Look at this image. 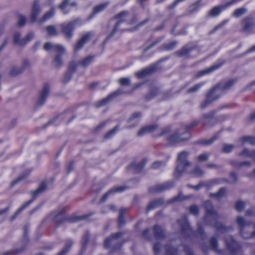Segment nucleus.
Wrapping results in <instances>:
<instances>
[{
    "label": "nucleus",
    "instance_id": "f257e3e1",
    "mask_svg": "<svg viewBox=\"0 0 255 255\" xmlns=\"http://www.w3.org/2000/svg\"><path fill=\"white\" fill-rule=\"evenodd\" d=\"M189 152L186 151H182L178 153L177 157V165L174 172L176 178L180 177L190 166L191 162L187 159Z\"/></svg>",
    "mask_w": 255,
    "mask_h": 255
},
{
    "label": "nucleus",
    "instance_id": "f03ea898",
    "mask_svg": "<svg viewBox=\"0 0 255 255\" xmlns=\"http://www.w3.org/2000/svg\"><path fill=\"white\" fill-rule=\"evenodd\" d=\"M238 225L240 227V233L245 239H250L255 235V225L247 223L245 219L238 217L237 219Z\"/></svg>",
    "mask_w": 255,
    "mask_h": 255
},
{
    "label": "nucleus",
    "instance_id": "7ed1b4c3",
    "mask_svg": "<svg viewBox=\"0 0 255 255\" xmlns=\"http://www.w3.org/2000/svg\"><path fill=\"white\" fill-rule=\"evenodd\" d=\"M123 235V233L122 232L112 234L105 239V247L108 249L112 248L114 250L119 249L123 243L122 238Z\"/></svg>",
    "mask_w": 255,
    "mask_h": 255
},
{
    "label": "nucleus",
    "instance_id": "20e7f679",
    "mask_svg": "<svg viewBox=\"0 0 255 255\" xmlns=\"http://www.w3.org/2000/svg\"><path fill=\"white\" fill-rule=\"evenodd\" d=\"M47 185V184L43 182H42L40 186L35 190H34L31 192V194L32 195V198L27 202H26L25 204L22 205L14 213V214L11 217L10 220L12 221L15 219L16 216L19 214L23 209L28 206L36 198V197L39 194L44 192L46 188Z\"/></svg>",
    "mask_w": 255,
    "mask_h": 255
},
{
    "label": "nucleus",
    "instance_id": "39448f33",
    "mask_svg": "<svg viewBox=\"0 0 255 255\" xmlns=\"http://www.w3.org/2000/svg\"><path fill=\"white\" fill-rule=\"evenodd\" d=\"M64 209L63 208H61L59 209L58 210L55 211L53 213L54 219L55 222L56 224V227L60 225L61 224L63 223L66 220H68L71 222H74L76 220H85L88 218L90 216L93 215V214H90L88 215H83L82 216L78 217L76 219H72L71 218H65L62 216L63 213H64Z\"/></svg>",
    "mask_w": 255,
    "mask_h": 255
},
{
    "label": "nucleus",
    "instance_id": "423d86ee",
    "mask_svg": "<svg viewBox=\"0 0 255 255\" xmlns=\"http://www.w3.org/2000/svg\"><path fill=\"white\" fill-rule=\"evenodd\" d=\"M79 18L70 21L68 23H62L60 25L61 31L66 38L70 39L73 35V31L75 28V25L80 22Z\"/></svg>",
    "mask_w": 255,
    "mask_h": 255
},
{
    "label": "nucleus",
    "instance_id": "0eeeda50",
    "mask_svg": "<svg viewBox=\"0 0 255 255\" xmlns=\"http://www.w3.org/2000/svg\"><path fill=\"white\" fill-rule=\"evenodd\" d=\"M128 15V11H123L118 14L116 15L114 17V19L117 20L114 28L112 32L108 36L107 39H109L113 37L116 31H117L118 26L122 22L126 21L127 17Z\"/></svg>",
    "mask_w": 255,
    "mask_h": 255
},
{
    "label": "nucleus",
    "instance_id": "6e6552de",
    "mask_svg": "<svg viewBox=\"0 0 255 255\" xmlns=\"http://www.w3.org/2000/svg\"><path fill=\"white\" fill-rule=\"evenodd\" d=\"M204 206L207 212V215L205 217V220H207L212 219L213 220L216 221L218 218V216L214 211L211 203L209 201H207L205 202Z\"/></svg>",
    "mask_w": 255,
    "mask_h": 255
},
{
    "label": "nucleus",
    "instance_id": "1a4fd4ad",
    "mask_svg": "<svg viewBox=\"0 0 255 255\" xmlns=\"http://www.w3.org/2000/svg\"><path fill=\"white\" fill-rule=\"evenodd\" d=\"M226 243L229 250L233 255H236L240 251V245L230 236L226 239Z\"/></svg>",
    "mask_w": 255,
    "mask_h": 255
},
{
    "label": "nucleus",
    "instance_id": "9d476101",
    "mask_svg": "<svg viewBox=\"0 0 255 255\" xmlns=\"http://www.w3.org/2000/svg\"><path fill=\"white\" fill-rule=\"evenodd\" d=\"M40 1L39 0H34L32 5L30 14V19L32 22L36 21L37 16L40 14Z\"/></svg>",
    "mask_w": 255,
    "mask_h": 255
},
{
    "label": "nucleus",
    "instance_id": "9b49d317",
    "mask_svg": "<svg viewBox=\"0 0 255 255\" xmlns=\"http://www.w3.org/2000/svg\"><path fill=\"white\" fill-rule=\"evenodd\" d=\"M44 48L46 50H53L56 53L64 54L66 52L65 48L61 45L53 44L51 42H47L44 45Z\"/></svg>",
    "mask_w": 255,
    "mask_h": 255
},
{
    "label": "nucleus",
    "instance_id": "f8f14e48",
    "mask_svg": "<svg viewBox=\"0 0 255 255\" xmlns=\"http://www.w3.org/2000/svg\"><path fill=\"white\" fill-rule=\"evenodd\" d=\"M172 182H167L163 184H158L149 188V191L151 193H158L169 189L173 187Z\"/></svg>",
    "mask_w": 255,
    "mask_h": 255
},
{
    "label": "nucleus",
    "instance_id": "ddd939ff",
    "mask_svg": "<svg viewBox=\"0 0 255 255\" xmlns=\"http://www.w3.org/2000/svg\"><path fill=\"white\" fill-rule=\"evenodd\" d=\"M156 70V64H154L136 72L135 75L138 78H142L146 76L154 73Z\"/></svg>",
    "mask_w": 255,
    "mask_h": 255
},
{
    "label": "nucleus",
    "instance_id": "4468645a",
    "mask_svg": "<svg viewBox=\"0 0 255 255\" xmlns=\"http://www.w3.org/2000/svg\"><path fill=\"white\" fill-rule=\"evenodd\" d=\"M243 31L245 32H251L253 27L255 26V21L253 18L249 17L245 18L242 21Z\"/></svg>",
    "mask_w": 255,
    "mask_h": 255
},
{
    "label": "nucleus",
    "instance_id": "2eb2a0df",
    "mask_svg": "<svg viewBox=\"0 0 255 255\" xmlns=\"http://www.w3.org/2000/svg\"><path fill=\"white\" fill-rule=\"evenodd\" d=\"M50 89V86L48 84L44 85L40 96L36 102V105L37 106H41L44 104L49 93Z\"/></svg>",
    "mask_w": 255,
    "mask_h": 255
},
{
    "label": "nucleus",
    "instance_id": "dca6fc26",
    "mask_svg": "<svg viewBox=\"0 0 255 255\" xmlns=\"http://www.w3.org/2000/svg\"><path fill=\"white\" fill-rule=\"evenodd\" d=\"M92 35L91 32H88L82 36V37L79 39L74 46L75 51H78L81 49L85 45V44L88 41Z\"/></svg>",
    "mask_w": 255,
    "mask_h": 255
},
{
    "label": "nucleus",
    "instance_id": "f3484780",
    "mask_svg": "<svg viewBox=\"0 0 255 255\" xmlns=\"http://www.w3.org/2000/svg\"><path fill=\"white\" fill-rule=\"evenodd\" d=\"M123 93L120 91V90H117L116 92H114L111 94L109 95L106 98L103 99L101 101H99L96 104V107L98 108L101 106H103L107 104L109 102H110L112 99L116 97L118 95L122 94Z\"/></svg>",
    "mask_w": 255,
    "mask_h": 255
},
{
    "label": "nucleus",
    "instance_id": "a211bd4d",
    "mask_svg": "<svg viewBox=\"0 0 255 255\" xmlns=\"http://www.w3.org/2000/svg\"><path fill=\"white\" fill-rule=\"evenodd\" d=\"M215 89H212L207 94L206 99L201 104V108L204 109L213 101L219 99V96H217L214 99H211V96L214 94Z\"/></svg>",
    "mask_w": 255,
    "mask_h": 255
},
{
    "label": "nucleus",
    "instance_id": "6ab92c4d",
    "mask_svg": "<svg viewBox=\"0 0 255 255\" xmlns=\"http://www.w3.org/2000/svg\"><path fill=\"white\" fill-rule=\"evenodd\" d=\"M202 119L203 123L207 126H211L217 121L214 117L213 112L203 115Z\"/></svg>",
    "mask_w": 255,
    "mask_h": 255
},
{
    "label": "nucleus",
    "instance_id": "aec40b11",
    "mask_svg": "<svg viewBox=\"0 0 255 255\" xmlns=\"http://www.w3.org/2000/svg\"><path fill=\"white\" fill-rule=\"evenodd\" d=\"M145 163L146 160L145 159H142L139 162L133 161L128 166V168L133 169L135 172L138 173L142 170L145 164Z\"/></svg>",
    "mask_w": 255,
    "mask_h": 255
},
{
    "label": "nucleus",
    "instance_id": "412c9836",
    "mask_svg": "<svg viewBox=\"0 0 255 255\" xmlns=\"http://www.w3.org/2000/svg\"><path fill=\"white\" fill-rule=\"evenodd\" d=\"M126 189H127V187L126 186H121L119 187H116L112 188L110 190H109L108 192H107L105 194L103 195L102 197L101 201V202H104L105 201L107 198H108L109 196L113 194L114 193L116 192H123L124 190H125Z\"/></svg>",
    "mask_w": 255,
    "mask_h": 255
},
{
    "label": "nucleus",
    "instance_id": "4be33fe9",
    "mask_svg": "<svg viewBox=\"0 0 255 255\" xmlns=\"http://www.w3.org/2000/svg\"><path fill=\"white\" fill-rule=\"evenodd\" d=\"M157 128L156 125H149L142 128L137 132V136H142L144 134L154 131Z\"/></svg>",
    "mask_w": 255,
    "mask_h": 255
},
{
    "label": "nucleus",
    "instance_id": "5701e85b",
    "mask_svg": "<svg viewBox=\"0 0 255 255\" xmlns=\"http://www.w3.org/2000/svg\"><path fill=\"white\" fill-rule=\"evenodd\" d=\"M179 132L176 131L175 133L170 135L167 138V140L171 143H176L188 139L187 137H182L181 135H178Z\"/></svg>",
    "mask_w": 255,
    "mask_h": 255
},
{
    "label": "nucleus",
    "instance_id": "b1692460",
    "mask_svg": "<svg viewBox=\"0 0 255 255\" xmlns=\"http://www.w3.org/2000/svg\"><path fill=\"white\" fill-rule=\"evenodd\" d=\"M225 63V61H223L222 63H221L220 64L212 66L211 67H210V68H209L206 70L200 71L196 74V77H201L205 74H208V73L214 71V70L218 69L221 65H222L223 64V63Z\"/></svg>",
    "mask_w": 255,
    "mask_h": 255
},
{
    "label": "nucleus",
    "instance_id": "393cba45",
    "mask_svg": "<svg viewBox=\"0 0 255 255\" xmlns=\"http://www.w3.org/2000/svg\"><path fill=\"white\" fill-rule=\"evenodd\" d=\"M234 83V81L233 80H230L226 83H220L217 84L213 89H219L220 90H225L229 89L233 86Z\"/></svg>",
    "mask_w": 255,
    "mask_h": 255
},
{
    "label": "nucleus",
    "instance_id": "a878e982",
    "mask_svg": "<svg viewBox=\"0 0 255 255\" xmlns=\"http://www.w3.org/2000/svg\"><path fill=\"white\" fill-rule=\"evenodd\" d=\"M228 6L226 4L224 5L215 6L208 12V15L211 17H215L218 15L222 10L224 9Z\"/></svg>",
    "mask_w": 255,
    "mask_h": 255
},
{
    "label": "nucleus",
    "instance_id": "bb28decb",
    "mask_svg": "<svg viewBox=\"0 0 255 255\" xmlns=\"http://www.w3.org/2000/svg\"><path fill=\"white\" fill-rule=\"evenodd\" d=\"M164 203V200L162 199H157L150 202L146 208V212L153 209L158 208Z\"/></svg>",
    "mask_w": 255,
    "mask_h": 255
},
{
    "label": "nucleus",
    "instance_id": "cd10ccee",
    "mask_svg": "<svg viewBox=\"0 0 255 255\" xmlns=\"http://www.w3.org/2000/svg\"><path fill=\"white\" fill-rule=\"evenodd\" d=\"M179 223L180 225L182 231L184 233L188 235L191 232V230L190 228L186 217L185 216L183 217V223H181V221H179Z\"/></svg>",
    "mask_w": 255,
    "mask_h": 255
},
{
    "label": "nucleus",
    "instance_id": "c85d7f7f",
    "mask_svg": "<svg viewBox=\"0 0 255 255\" xmlns=\"http://www.w3.org/2000/svg\"><path fill=\"white\" fill-rule=\"evenodd\" d=\"M230 163L236 169H240L244 166H250L251 165V162L249 161H242L239 162L235 160H231L230 161Z\"/></svg>",
    "mask_w": 255,
    "mask_h": 255
},
{
    "label": "nucleus",
    "instance_id": "c756f323",
    "mask_svg": "<svg viewBox=\"0 0 255 255\" xmlns=\"http://www.w3.org/2000/svg\"><path fill=\"white\" fill-rule=\"evenodd\" d=\"M109 3V2H106L105 3H101L94 6L93 8V13L91 14L90 17H92L95 14L103 11L108 6Z\"/></svg>",
    "mask_w": 255,
    "mask_h": 255
},
{
    "label": "nucleus",
    "instance_id": "7c9ffc66",
    "mask_svg": "<svg viewBox=\"0 0 255 255\" xmlns=\"http://www.w3.org/2000/svg\"><path fill=\"white\" fill-rule=\"evenodd\" d=\"M194 48L192 47H189L188 46L186 45L180 50L177 51L176 52V54L180 57L187 55Z\"/></svg>",
    "mask_w": 255,
    "mask_h": 255
},
{
    "label": "nucleus",
    "instance_id": "2f4dec72",
    "mask_svg": "<svg viewBox=\"0 0 255 255\" xmlns=\"http://www.w3.org/2000/svg\"><path fill=\"white\" fill-rule=\"evenodd\" d=\"M55 9L52 8L49 11L46 12L43 16L38 20V21L40 23H43L47 20L50 18L52 17L54 14Z\"/></svg>",
    "mask_w": 255,
    "mask_h": 255
},
{
    "label": "nucleus",
    "instance_id": "473e14b6",
    "mask_svg": "<svg viewBox=\"0 0 255 255\" xmlns=\"http://www.w3.org/2000/svg\"><path fill=\"white\" fill-rule=\"evenodd\" d=\"M95 58V56H88L83 59L81 60L79 64H80L83 67H86L92 62L93 60Z\"/></svg>",
    "mask_w": 255,
    "mask_h": 255
},
{
    "label": "nucleus",
    "instance_id": "72a5a7b5",
    "mask_svg": "<svg viewBox=\"0 0 255 255\" xmlns=\"http://www.w3.org/2000/svg\"><path fill=\"white\" fill-rule=\"evenodd\" d=\"M30 174V171H25L21 175L18 177L15 180L12 181L10 185V187L12 188L16 184L26 178L29 174Z\"/></svg>",
    "mask_w": 255,
    "mask_h": 255
},
{
    "label": "nucleus",
    "instance_id": "f704fd0d",
    "mask_svg": "<svg viewBox=\"0 0 255 255\" xmlns=\"http://www.w3.org/2000/svg\"><path fill=\"white\" fill-rule=\"evenodd\" d=\"M46 30L48 35L50 36H56L59 33L57 28L54 25H49L46 27Z\"/></svg>",
    "mask_w": 255,
    "mask_h": 255
},
{
    "label": "nucleus",
    "instance_id": "c9c22d12",
    "mask_svg": "<svg viewBox=\"0 0 255 255\" xmlns=\"http://www.w3.org/2000/svg\"><path fill=\"white\" fill-rule=\"evenodd\" d=\"M190 173L193 174L196 177H201L204 174L205 172L199 166H196L194 169L190 172Z\"/></svg>",
    "mask_w": 255,
    "mask_h": 255
},
{
    "label": "nucleus",
    "instance_id": "e433bc0d",
    "mask_svg": "<svg viewBox=\"0 0 255 255\" xmlns=\"http://www.w3.org/2000/svg\"><path fill=\"white\" fill-rule=\"evenodd\" d=\"M210 246L212 250L217 253H221V251L218 248V241L215 237H212L210 241Z\"/></svg>",
    "mask_w": 255,
    "mask_h": 255
},
{
    "label": "nucleus",
    "instance_id": "4c0bfd02",
    "mask_svg": "<svg viewBox=\"0 0 255 255\" xmlns=\"http://www.w3.org/2000/svg\"><path fill=\"white\" fill-rule=\"evenodd\" d=\"M63 54H59V53H57V54L55 55L53 64L54 66L57 68H59L61 67L63 64V61L61 58V56Z\"/></svg>",
    "mask_w": 255,
    "mask_h": 255
},
{
    "label": "nucleus",
    "instance_id": "58836bf2",
    "mask_svg": "<svg viewBox=\"0 0 255 255\" xmlns=\"http://www.w3.org/2000/svg\"><path fill=\"white\" fill-rule=\"evenodd\" d=\"M247 11V9L245 7L239 8L235 10L233 15L235 17H239L245 14Z\"/></svg>",
    "mask_w": 255,
    "mask_h": 255
},
{
    "label": "nucleus",
    "instance_id": "ea45409f",
    "mask_svg": "<svg viewBox=\"0 0 255 255\" xmlns=\"http://www.w3.org/2000/svg\"><path fill=\"white\" fill-rule=\"evenodd\" d=\"M209 156V153H204L197 156L195 158L198 162H202L207 161Z\"/></svg>",
    "mask_w": 255,
    "mask_h": 255
},
{
    "label": "nucleus",
    "instance_id": "a19ab883",
    "mask_svg": "<svg viewBox=\"0 0 255 255\" xmlns=\"http://www.w3.org/2000/svg\"><path fill=\"white\" fill-rule=\"evenodd\" d=\"M154 232L155 237L157 239H160L163 237L164 234L162 230L160 227L155 226L154 227Z\"/></svg>",
    "mask_w": 255,
    "mask_h": 255
},
{
    "label": "nucleus",
    "instance_id": "79ce46f5",
    "mask_svg": "<svg viewBox=\"0 0 255 255\" xmlns=\"http://www.w3.org/2000/svg\"><path fill=\"white\" fill-rule=\"evenodd\" d=\"M20 35L19 33L17 32L14 33L13 36V41L14 42L19 45H24V43L23 41V38L20 39Z\"/></svg>",
    "mask_w": 255,
    "mask_h": 255
},
{
    "label": "nucleus",
    "instance_id": "37998d69",
    "mask_svg": "<svg viewBox=\"0 0 255 255\" xmlns=\"http://www.w3.org/2000/svg\"><path fill=\"white\" fill-rule=\"evenodd\" d=\"M90 233L87 231L84 235L82 239V250H85L90 240Z\"/></svg>",
    "mask_w": 255,
    "mask_h": 255
},
{
    "label": "nucleus",
    "instance_id": "c03bdc74",
    "mask_svg": "<svg viewBox=\"0 0 255 255\" xmlns=\"http://www.w3.org/2000/svg\"><path fill=\"white\" fill-rule=\"evenodd\" d=\"M240 156H244L246 157H253L254 155H255V150L250 151L248 149H245L243 151L241 152L239 154Z\"/></svg>",
    "mask_w": 255,
    "mask_h": 255
},
{
    "label": "nucleus",
    "instance_id": "a18cd8bd",
    "mask_svg": "<svg viewBox=\"0 0 255 255\" xmlns=\"http://www.w3.org/2000/svg\"><path fill=\"white\" fill-rule=\"evenodd\" d=\"M23 71L20 67H14L9 71V74L11 76H15L21 74Z\"/></svg>",
    "mask_w": 255,
    "mask_h": 255
},
{
    "label": "nucleus",
    "instance_id": "49530a36",
    "mask_svg": "<svg viewBox=\"0 0 255 255\" xmlns=\"http://www.w3.org/2000/svg\"><path fill=\"white\" fill-rule=\"evenodd\" d=\"M201 0H199L193 4H191L189 7V12L192 13L196 11L200 6V2Z\"/></svg>",
    "mask_w": 255,
    "mask_h": 255
},
{
    "label": "nucleus",
    "instance_id": "de8ad7c7",
    "mask_svg": "<svg viewBox=\"0 0 255 255\" xmlns=\"http://www.w3.org/2000/svg\"><path fill=\"white\" fill-rule=\"evenodd\" d=\"M72 245L73 242L72 241H68L65 247L57 255H64L68 252Z\"/></svg>",
    "mask_w": 255,
    "mask_h": 255
},
{
    "label": "nucleus",
    "instance_id": "09e8293b",
    "mask_svg": "<svg viewBox=\"0 0 255 255\" xmlns=\"http://www.w3.org/2000/svg\"><path fill=\"white\" fill-rule=\"evenodd\" d=\"M241 140L243 143L246 142H249L253 145H255V137L251 136H244L241 138Z\"/></svg>",
    "mask_w": 255,
    "mask_h": 255
},
{
    "label": "nucleus",
    "instance_id": "8fccbe9b",
    "mask_svg": "<svg viewBox=\"0 0 255 255\" xmlns=\"http://www.w3.org/2000/svg\"><path fill=\"white\" fill-rule=\"evenodd\" d=\"M177 44L176 41H173L169 42V43H166L163 44L161 46L162 49L170 50L173 49Z\"/></svg>",
    "mask_w": 255,
    "mask_h": 255
},
{
    "label": "nucleus",
    "instance_id": "3c124183",
    "mask_svg": "<svg viewBox=\"0 0 255 255\" xmlns=\"http://www.w3.org/2000/svg\"><path fill=\"white\" fill-rule=\"evenodd\" d=\"M203 85V83H198V84L194 85L192 87L190 88V89H189L187 90V93H194V92L197 91Z\"/></svg>",
    "mask_w": 255,
    "mask_h": 255
},
{
    "label": "nucleus",
    "instance_id": "603ef678",
    "mask_svg": "<svg viewBox=\"0 0 255 255\" xmlns=\"http://www.w3.org/2000/svg\"><path fill=\"white\" fill-rule=\"evenodd\" d=\"M78 64L75 63L74 62H71L69 64V68L67 72H68V74H72L75 72Z\"/></svg>",
    "mask_w": 255,
    "mask_h": 255
},
{
    "label": "nucleus",
    "instance_id": "864d4df0",
    "mask_svg": "<svg viewBox=\"0 0 255 255\" xmlns=\"http://www.w3.org/2000/svg\"><path fill=\"white\" fill-rule=\"evenodd\" d=\"M245 206V202L242 201H239L237 202L235 205V208L237 210H238L239 212L242 211L244 210Z\"/></svg>",
    "mask_w": 255,
    "mask_h": 255
},
{
    "label": "nucleus",
    "instance_id": "5fc2aeb1",
    "mask_svg": "<svg viewBox=\"0 0 255 255\" xmlns=\"http://www.w3.org/2000/svg\"><path fill=\"white\" fill-rule=\"evenodd\" d=\"M215 139L216 138L214 137L208 139L199 140L197 141V143L203 145H208L211 144L215 140Z\"/></svg>",
    "mask_w": 255,
    "mask_h": 255
},
{
    "label": "nucleus",
    "instance_id": "6e6d98bb",
    "mask_svg": "<svg viewBox=\"0 0 255 255\" xmlns=\"http://www.w3.org/2000/svg\"><path fill=\"white\" fill-rule=\"evenodd\" d=\"M158 94V90L157 89L155 88L153 89L146 96V99L147 100H149L155 96H156Z\"/></svg>",
    "mask_w": 255,
    "mask_h": 255
},
{
    "label": "nucleus",
    "instance_id": "4d7b16f0",
    "mask_svg": "<svg viewBox=\"0 0 255 255\" xmlns=\"http://www.w3.org/2000/svg\"><path fill=\"white\" fill-rule=\"evenodd\" d=\"M234 147V145L233 144H224L223 145L222 150L224 152L228 153L231 152Z\"/></svg>",
    "mask_w": 255,
    "mask_h": 255
},
{
    "label": "nucleus",
    "instance_id": "13d9d810",
    "mask_svg": "<svg viewBox=\"0 0 255 255\" xmlns=\"http://www.w3.org/2000/svg\"><path fill=\"white\" fill-rule=\"evenodd\" d=\"M199 208L196 205H192L189 207V212L192 214L197 215L199 213Z\"/></svg>",
    "mask_w": 255,
    "mask_h": 255
},
{
    "label": "nucleus",
    "instance_id": "bf43d9fd",
    "mask_svg": "<svg viewBox=\"0 0 255 255\" xmlns=\"http://www.w3.org/2000/svg\"><path fill=\"white\" fill-rule=\"evenodd\" d=\"M230 183H235L238 181L237 174L235 172H231L230 174Z\"/></svg>",
    "mask_w": 255,
    "mask_h": 255
},
{
    "label": "nucleus",
    "instance_id": "052dcab7",
    "mask_svg": "<svg viewBox=\"0 0 255 255\" xmlns=\"http://www.w3.org/2000/svg\"><path fill=\"white\" fill-rule=\"evenodd\" d=\"M26 22V17L22 15H20L18 17L17 24L19 26H23Z\"/></svg>",
    "mask_w": 255,
    "mask_h": 255
},
{
    "label": "nucleus",
    "instance_id": "680f3d73",
    "mask_svg": "<svg viewBox=\"0 0 255 255\" xmlns=\"http://www.w3.org/2000/svg\"><path fill=\"white\" fill-rule=\"evenodd\" d=\"M119 81L122 86H128L130 83V79L128 78H122Z\"/></svg>",
    "mask_w": 255,
    "mask_h": 255
},
{
    "label": "nucleus",
    "instance_id": "e2e57ef3",
    "mask_svg": "<svg viewBox=\"0 0 255 255\" xmlns=\"http://www.w3.org/2000/svg\"><path fill=\"white\" fill-rule=\"evenodd\" d=\"M31 65V63L28 59H24L22 61L21 67H20L22 69H25L26 68L30 67Z\"/></svg>",
    "mask_w": 255,
    "mask_h": 255
},
{
    "label": "nucleus",
    "instance_id": "0e129e2a",
    "mask_svg": "<svg viewBox=\"0 0 255 255\" xmlns=\"http://www.w3.org/2000/svg\"><path fill=\"white\" fill-rule=\"evenodd\" d=\"M119 128L118 126L115 127L113 129L110 130L106 135H105V138H107L110 137V136L113 135L115 134V133L118 131Z\"/></svg>",
    "mask_w": 255,
    "mask_h": 255
},
{
    "label": "nucleus",
    "instance_id": "69168bd1",
    "mask_svg": "<svg viewBox=\"0 0 255 255\" xmlns=\"http://www.w3.org/2000/svg\"><path fill=\"white\" fill-rule=\"evenodd\" d=\"M69 4V1L68 0H65L63 1L59 5V7L61 10H63V12L65 14L67 13V12L64 11L65 8Z\"/></svg>",
    "mask_w": 255,
    "mask_h": 255
},
{
    "label": "nucleus",
    "instance_id": "338daca9",
    "mask_svg": "<svg viewBox=\"0 0 255 255\" xmlns=\"http://www.w3.org/2000/svg\"><path fill=\"white\" fill-rule=\"evenodd\" d=\"M226 21H223L221 23H220V24H219L218 25H217V26H216L213 30H211L209 32V34L210 35L213 34L214 32H215L216 30H217L218 29L222 27L225 24H226Z\"/></svg>",
    "mask_w": 255,
    "mask_h": 255
},
{
    "label": "nucleus",
    "instance_id": "774afa93",
    "mask_svg": "<svg viewBox=\"0 0 255 255\" xmlns=\"http://www.w3.org/2000/svg\"><path fill=\"white\" fill-rule=\"evenodd\" d=\"M34 34L32 32H29L25 38H23V41L25 42L24 45L27 43L28 41H29L31 39L33 38Z\"/></svg>",
    "mask_w": 255,
    "mask_h": 255
}]
</instances>
